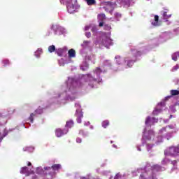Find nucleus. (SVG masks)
<instances>
[{"mask_svg":"<svg viewBox=\"0 0 179 179\" xmlns=\"http://www.w3.org/2000/svg\"><path fill=\"white\" fill-rule=\"evenodd\" d=\"M52 29L55 31H62L63 29L58 25H53Z\"/></svg>","mask_w":179,"mask_h":179,"instance_id":"obj_20","label":"nucleus"},{"mask_svg":"<svg viewBox=\"0 0 179 179\" xmlns=\"http://www.w3.org/2000/svg\"><path fill=\"white\" fill-rule=\"evenodd\" d=\"M98 19L99 20H100V22H103V20H105L106 19V14H99L98 15Z\"/></svg>","mask_w":179,"mask_h":179,"instance_id":"obj_19","label":"nucleus"},{"mask_svg":"<svg viewBox=\"0 0 179 179\" xmlns=\"http://www.w3.org/2000/svg\"><path fill=\"white\" fill-rule=\"evenodd\" d=\"M120 177H121V176L119 173H117L115 176L114 179H120Z\"/></svg>","mask_w":179,"mask_h":179,"instance_id":"obj_36","label":"nucleus"},{"mask_svg":"<svg viewBox=\"0 0 179 179\" xmlns=\"http://www.w3.org/2000/svg\"><path fill=\"white\" fill-rule=\"evenodd\" d=\"M48 51H49V52H54V51H55V45H52L49 46Z\"/></svg>","mask_w":179,"mask_h":179,"instance_id":"obj_25","label":"nucleus"},{"mask_svg":"<svg viewBox=\"0 0 179 179\" xmlns=\"http://www.w3.org/2000/svg\"><path fill=\"white\" fill-rule=\"evenodd\" d=\"M173 117V115H171V118Z\"/></svg>","mask_w":179,"mask_h":179,"instance_id":"obj_53","label":"nucleus"},{"mask_svg":"<svg viewBox=\"0 0 179 179\" xmlns=\"http://www.w3.org/2000/svg\"><path fill=\"white\" fill-rule=\"evenodd\" d=\"M75 55H76V52H75V50L70 49L69 50V58H73V57H75Z\"/></svg>","mask_w":179,"mask_h":179,"instance_id":"obj_13","label":"nucleus"},{"mask_svg":"<svg viewBox=\"0 0 179 179\" xmlns=\"http://www.w3.org/2000/svg\"><path fill=\"white\" fill-rule=\"evenodd\" d=\"M171 96L169 97H171V96H179V90H172L170 91Z\"/></svg>","mask_w":179,"mask_h":179,"instance_id":"obj_16","label":"nucleus"},{"mask_svg":"<svg viewBox=\"0 0 179 179\" xmlns=\"http://www.w3.org/2000/svg\"><path fill=\"white\" fill-rule=\"evenodd\" d=\"M152 171L159 172L162 170V167L160 166V165L156 164L152 166Z\"/></svg>","mask_w":179,"mask_h":179,"instance_id":"obj_14","label":"nucleus"},{"mask_svg":"<svg viewBox=\"0 0 179 179\" xmlns=\"http://www.w3.org/2000/svg\"><path fill=\"white\" fill-rule=\"evenodd\" d=\"M103 25H104V23L103 22V21L102 22L101 21V22H99V27H103Z\"/></svg>","mask_w":179,"mask_h":179,"instance_id":"obj_40","label":"nucleus"},{"mask_svg":"<svg viewBox=\"0 0 179 179\" xmlns=\"http://www.w3.org/2000/svg\"><path fill=\"white\" fill-rule=\"evenodd\" d=\"M127 65L129 66V68H131V66H132V65H134V61L130 60L128 62Z\"/></svg>","mask_w":179,"mask_h":179,"instance_id":"obj_33","label":"nucleus"},{"mask_svg":"<svg viewBox=\"0 0 179 179\" xmlns=\"http://www.w3.org/2000/svg\"><path fill=\"white\" fill-rule=\"evenodd\" d=\"M80 179H90V176L88 177H81Z\"/></svg>","mask_w":179,"mask_h":179,"instance_id":"obj_45","label":"nucleus"},{"mask_svg":"<svg viewBox=\"0 0 179 179\" xmlns=\"http://www.w3.org/2000/svg\"><path fill=\"white\" fill-rule=\"evenodd\" d=\"M91 31H92V33H96V31H97V28H96V27H92V29H91Z\"/></svg>","mask_w":179,"mask_h":179,"instance_id":"obj_37","label":"nucleus"},{"mask_svg":"<svg viewBox=\"0 0 179 179\" xmlns=\"http://www.w3.org/2000/svg\"><path fill=\"white\" fill-rule=\"evenodd\" d=\"M138 150L141 152V148H138Z\"/></svg>","mask_w":179,"mask_h":179,"instance_id":"obj_51","label":"nucleus"},{"mask_svg":"<svg viewBox=\"0 0 179 179\" xmlns=\"http://www.w3.org/2000/svg\"><path fill=\"white\" fill-rule=\"evenodd\" d=\"M163 17L167 22V19H170V17H171V15H167V12L165 11L163 13Z\"/></svg>","mask_w":179,"mask_h":179,"instance_id":"obj_22","label":"nucleus"},{"mask_svg":"<svg viewBox=\"0 0 179 179\" xmlns=\"http://www.w3.org/2000/svg\"><path fill=\"white\" fill-rule=\"evenodd\" d=\"M170 129H174V126L173 125L166 126V127H164L160 130V133L164 134V132H169Z\"/></svg>","mask_w":179,"mask_h":179,"instance_id":"obj_7","label":"nucleus"},{"mask_svg":"<svg viewBox=\"0 0 179 179\" xmlns=\"http://www.w3.org/2000/svg\"><path fill=\"white\" fill-rule=\"evenodd\" d=\"M175 53L176 54L178 58H179V52H176Z\"/></svg>","mask_w":179,"mask_h":179,"instance_id":"obj_47","label":"nucleus"},{"mask_svg":"<svg viewBox=\"0 0 179 179\" xmlns=\"http://www.w3.org/2000/svg\"><path fill=\"white\" fill-rule=\"evenodd\" d=\"M179 66H175L173 68V71H177V69H178Z\"/></svg>","mask_w":179,"mask_h":179,"instance_id":"obj_41","label":"nucleus"},{"mask_svg":"<svg viewBox=\"0 0 179 179\" xmlns=\"http://www.w3.org/2000/svg\"><path fill=\"white\" fill-rule=\"evenodd\" d=\"M52 170H54L55 171H57L59 169H61V164H54L52 166Z\"/></svg>","mask_w":179,"mask_h":179,"instance_id":"obj_18","label":"nucleus"},{"mask_svg":"<svg viewBox=\"0 0 179 179\" xmlns=\"http://www.w3.org/2000/svg\"><path fill=\"white\" fill-rule=\"evenodd\" d=\"M152 121V122H157V119L152 117V119L150 117H148L145 120V125H148V124H150V122Z\"/></svg>","mask_w":179,"mask_h":179,"instance_id":"obj_9","label":"nucleus"},{"mask_svg":"<svg viewBox=\"0 0 179 179\" xmlns=\"http://www.w3.org/2000/svg\"><path fill=\"white\" fill-rule=\"evenodd\" d=\"M140 179H146V177H145V175L143 173H141L140 175Z\"/></svg>","mask_w":179,"mask_h":179,"instance_id":"obj_38","label":"nucleus"},{"mask_svg":"<svg viewBox=\"0 0 179 179\" xmlns=\"http://www.w3.org/2000/svg\"><path fill=\"white\" fill-rule=\"evenodd\" d=\"M152 179H155V178H153V177H152Z\"/></svg>","mask_w":179,"mask_h":179,"instance_id":"obj_54","label":"nucleus"},{"mask_svg":"<svg viewBox=\"0 0 179 179\" xmlns=\"http://www.w3.org/2000/svg\"><path fill=\"white\" fill-rule=\"evenodd\" d=\"M55 135L57 138H61V136H64V135H66L68 132H69V129L67 128L64 129H61V128H57L55 129Z\"/></svg>","mask_w":179,"mask_h":179,"instance_id":"obj_2","label":"nucleus"},{"mask_svg":"<svg viewBox=\"0 0 179 179\" xmlns=\"http://www.w3.org/2000/svg\"><path fill=\"white\" fill-rule=\"evenodd\" d=\"M64 52H65L64 49H62V48L57 49V54L59 57H61V55H62V54H64Z\"/></svg>","mask_w":179,"mask_h":179,"instance_id":"obj_24","label":"nucleus"},{"mask_svg":"<svg viewBox=\"0 0 179 179\" xmlns=\"http://www.w3.org/2000/svg\"><path fill=\"white\" fill-rule=\"evenodd\" d=\"M46 179H52V175L46 174Z\"/></svg>","mask_w":179,"mask_h":179,"instance_id":"obj_35","label":"nucleus"},{"mask_svg":"<svg viewBox=\"0 0 179 179\" xmlns=\"http://www.w3.org/2000/svg\"><path fill=\"white\" fill-rule=\"evenodd\" d=\"M20 173L24 174L26 176V177H29V176H30V174H31L30 173V171H29V168L27 166H24V167L21 168Z\"/></svg>","mask_w":179,"mask_h":179,"instance_id":"obj_6","label":"nucleus"},{"mask_svg":"<svg viewBox=\"0 0 179 179\" xmlns=\"http://www.w3.org/2000/svg\"><path fill=\"white\" fill-rule=\"evenodd\" d=\"M95 73H96L98 75H100V73H101V69H100V67H97L95 69Z\"/></svg>","mask_w":179,"mask_h":179,"instance_id":"obj_32","label":"nucleus"},{"mask_svg":"<svg viewBox=\"0 0 179 179\" xmlns=\"http://www.w3.org/2000/svg\"><path fill=\"white\" fill-rule=\"evenodd\" d=\"M101 125H102L103 128H107L110 125V121L104 120L102 122Z\"/></svg>","mask_w":179,"mask_h":179,"instance_id":"obj_21","label":"nucleus"},{"mask_svg":"<svg viewBox=\"0 0 179 179\" xmlns=\"http://www.w3.org/2000/svg\"><path fill=\"white\" fill-rule=\"evenodd\" d=\"M75 115L77 117V122L78 124H82V118H83V112L82 110L77 109Z\"/></svg>","mask_w":179,"mask_h":179,"instance_id":"obj_4","label":"nucleus"},{"mask_svg":"<svg viewBox=\"0 0 179 179\" xmlns=\"http://www.w3.org/2000/svg\"><path fill=\"white\" fill-rule=\"evenodd\" d=\"M82 132H83V130H80V134H81Z\"/></svg>","mask_w":179,"mask_h":179,"instance_id":"obj_50","label":"nucleus"},{"mask_svg":"<svg viewBox=\"0 0 179 179\" xmlns=\"http://www.w3.org/2000/svg\"><path fill=\"white\" fill-rule=\"evenodd\" d=\"M103 29H104V30L110 31V30H111V26L109 24H105L103 26Z\"/></svg>","mask_w":179,"mask_h":179,"instance_id":"obj_28","label":"nucleus"},{"mask_svg":"<svg viewBox=\"0 0 179 179\" xmlns=\"http://www.w3.org/2000/svg\"><path fill=\"white\" fill-rule=\"evenodd\" d=\"M152 26H160L159 23V15H155V22H152Z\"/></svg>","mask_w":179,"mask_h":179,"instance_id":"obj_15","label":"nucleus"},{"mask_svg":"<svg viewBox=\"0 0 179 179\" xmlns=\"http://www.w3.org/2000/svg\"><path fill=\"white\" fill-rule=\"evenodd\" d=\"M177 163H178V160H173L171 162V164H172L173 167H177Z\"/></svg>","mask_w":179,"mask_h":179,"instance_id":"obj_29","label":"nucleus"},{"mask_svg":"<svg viewBox=\"0 0 179 179\" xmlns=\"http://www.w3.org/2000/svg\"><path fill=\"white\" fill-rule=\"evenodd\" d=\"M71 1L72 0H60V3L63 5H65L66 3V5H68L71 2Z\"/></svg>","mask_w":179,"mask_h":179,"instance_id":"obj_26","label":"nucleus"},{"mask_svg":"<svg viewBox=\"0 0 179 179\" xmlns=\"http://www.w3.org/2000/svg\"><path fill=\"white\" fill-rule=\"evenodd\" d=\"M6 124V118L2 114L0 113V127L5 125Z\"/></svg>","mask_w":179,"mask_h":179,"instance_id":"obj_10","label":"nucleus"},{"mask_svg":"<svg viewBox=\"0 0 179 179\" xmlns=\"http://www.w3.org/2000/svg\"><path fill=\"white\" fill-rule=\"evenodd\" d=\"M85 36L87 38H90L92 37V34L90 32H86Z\"/></svg>","mask_w":179,"mask_h":179,"instance_id":"obj_34","label":"nucleus"},{"mask_svg":"<svg viewBox=\"0 0 179 179\" xmlns=\"http://www.w3.org/2000/svg\"><path fill=\"white\" fill-rule=\"evenodd\" d=\"M115 17H117V19H118V18L121 17V15L116 13Z\"/></svg>","mask_w":179,"mask_h":179,"instance_id":"obj_44","label":"nucleus"},{"mask_svg":"<svg viewBox=\"0 0 179 179\" xmlns=\"http://www.w3.org/2000/svg\"><path fill=\"white\" fill-rule=\"evenodd\" d=\"M3 66H8L10 62L8 59L3 60Z\"/></svg>","mask_w":179,"mask_h":179,"instance_id":"obj_30","label":"nucleus"},{"mask_svg":"<svg viewBox=\"0 0 179 179\" xmlns=\"http://www.w3.org/2000/svg\"><path fill=\"white\" fill-rule=\"evenodd\" d=\"M177 58H178V57L176 53V52L173 53V54L172 55V59H173V61H177Z\"/></svg>","mask_w":179,"mask_h":179,"instance_id":"obj_31","label":"nucleus"},{"mask_svg":"<svg viewBox=\"0 0 179 179\" xmlns=\"http://www.w3.org/2000/svg\"><path fill=\"white\" fill-rule=\"evenodd\" d=\"M87 5H95L96 4V0H85Z\"/></svg>","mask_w":179,"mask_h":179,"instance_id":"obj_23","label":"nucleus"},{"mask_svg":"<svg viewBox=\"0 0 179 179\" xmlns=\"http://www.w3.org/2000/svg\"><path fill=\"white\" fill-rule=\"evenodd\" d=\"M27 166L30 167V166H31V162H28Z\"/></svg>","mask_w":179,"mask_h":179,"instance_id":"obj_48","label":"nucleus"},{"mask_svg":"<svg viewBox=\"0 0 179 179\" xmlns=\"http://www.w3.org/2000/svg\"><path fill=\"white\" fill-rule=\"evenodd\" d=\"M45 170H48V168L46 167V168H45Z\"/></svg>","mask_w":179,"mask_h":179,"instance_id":"obj_52","label":"nucleus"},{"mask_svg":"<svg viewBox=\"0 0 179 179\" xmlns=\"http://www.w3.org/2000/svg\"><path fill=\"white\" fill-rule=\"evenodd\" d=\"M159 113H162V109H155V110L152 112V114L154 115H157Z\"/></svg>","mask_w":179,"mask_h":179,"instance_id":"obj_27","label":"nucleus"},{"mask_svg":"<svg viewBox=\"0 0 179 179\" xmlns=\"http://www.w3.org/2000/svg\"><path fill=\"white\" fill-rule=\"evenodd\" d=\"M37 114H43V109L38 108L35 110L34 113L30 114V116L29 117L30 122H34V117H36V115H37Z\"/></svg>","mask_w":179,"mask_h":179,"instance_id":"obj_3","label":"nucleus"},{"mask_svg":"<svg viewBox=\"0 0 179 179\" xmlns=\"http://www.w3.org/2000/svg\"><path fill=\"white\" fill-rule=\"evenodd\" d=\"M69 13H73L76 10V6L71 4V2L66 6Z\"/></svg>","mask_w":179,"mask_h":179,"instance_id":"obj_5","label":"nucleus"},{"mask_svg":"<svg viewBox=\"0 0 179 179\" xmlns=\"http://www.w3.org/2000/svg\"><path fill=\"white\" fill-rule=\"evenodd\" d=\"M103 45H106V47H107V45H113V40L110 38H106L103 41Z\"/></svg>","mask_w":179,"mask_h":179,"instance_id":"obj_8","label":"nucleus"},{"mask_svg":"<svg viewBox=\"0 0 179 179\" xmlns=\"http://www.w3.org/2000/svg\"><path fill=\"white\" fill-rule=\"evenodd\" d=\"M162 164H166V159H164L162 162Z\"/></svg>","mask_w":179,"mask_h":179,"instance_id":"obj_46","label":"nucleus"},{"mask_svg":"<svg viewBox=\"0 0 179 179\" xmlns=\"http://www.w3.org/2000/svg\"><path fill=\"white\" fill-rule=\"evenodd\" d=\"M115 58V59H118L119 58H121V57H120V56H116Z\"/></svg>","mask_w":179,"mask_h":179,"instance_id":"obj_49","label":"nucleus"},{"mask_svg":"<svg viewBox=\"0 0 179 179\" xmlns=\"http://www.w3.org/2000/svg\"><path fill=\"white\" fill-rule=\"evenodd\" d=\"M131 51L134 54L135 57H141V55H142V52L136 49H131Z\"/></svg>","mask_w":179,"mask_h":179,"instance_id":"obj_12","label":"nucleus"},{"mask_svg":"<svg viewBox=\"0 0 179 179\" xmlns=\"http://www.w3.org/2000/svg\"><path fill=\"white\" fill-rule=\"evenodd\" d=\"M76 142H77V143H82V139L78 138L76 139Z\"/></svg>","mask_w":179,"mask_h":179,"instance_id":"obj_39","label":"nucleus"},{"mask_svg":"<svg viewBox=\"0 0 179 179\" xmlns=\"http://www.w3.org/2000/svg\"><path fill=\"white\" fill-rule=\"evenodd\" d=\"M92 87H93V85H92Z\"/></svg>","mask_w":179,"mask_h":179,"instance_id":"obj_55","label":"nucleus"},{"mask_svg":"<svg viewBox=\"0 0 179 179\" xmlns=\"http://www.w3.org/2000/svg\"><path fill=\"white\" fill-rule=\"evenodd\" d=\"M165 156H171L172 157H179V144L178 145H173L164 150Z\"/></svg>","mask_w":179,"mask_h":179,"instance_id":"obj_1","label":"nucleus"},{"mask_svg":"<svg viewBox=\"0 0 179 179\" xmlns=\"http://www.w3.org/2000/svg\"><path fill=\"white\" fill-rule=\"evenodd\" d=\"M89 29H90V27L86 26V27H85V31H87V30H89Z\"/></svg>","mask_w":179,"mask_h":179,"instance_id":"obj_42","label":"nucleus"},{"mask_svg":"<svg viewBox=\"0 0 179 179\" xmlns=\"http://www.w3.org/2000/svg\"><path fill=\"white\" fill-rule=\"evenodd\" d=\"M73 120H71L66 122V125H65V128H66L68 129V128H72L73 127Z\"/></svg>","mask_w":179,"mask_h":179,"instance_id":"obj_11","label":"nucleus"},{"mask_svg":"<svg viewBox=\"0 0 179 179\" xmlns=\"http://www.w3.org/2000/svg\"><path fill=\"white\" fill-rule=\"evenodd\" d=\"M41 54H43V49L38 48V49L35 52V57H36V58H38V57H40V55H41Z\"/></svg>","mask_w":179,"mask_h":179,"instance_id":"obj_17","label":"nucleus"},{"mask_svg":"<svg viewBox=\"0 0 179 179\" xmlns=\"http://www.w3.org/2000/svg\"><path fill=\"white\" fill-rule=\"evenodd\" d=\"M84 44H86V45H87V44H90V41H84Z\"/></svg>","mask_w":179,"mask_h":179,"instance_id":"obj_43","label":"nucleus"}]
</instances>
